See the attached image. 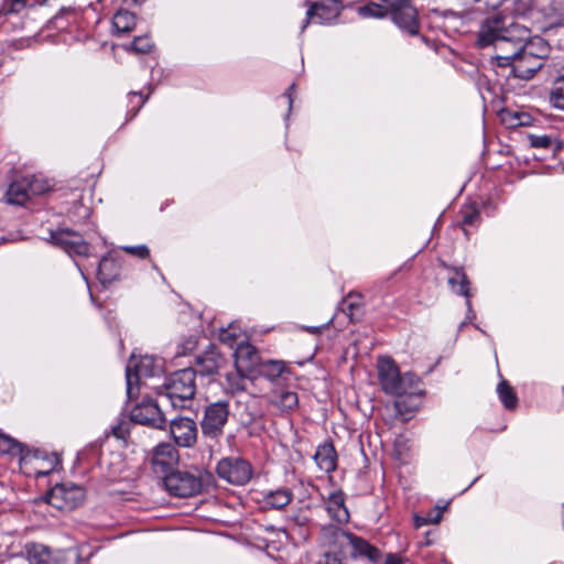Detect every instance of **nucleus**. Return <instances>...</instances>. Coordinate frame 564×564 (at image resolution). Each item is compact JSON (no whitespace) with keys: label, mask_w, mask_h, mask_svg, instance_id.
Wrapping results in <instances>:
<instances>
[{"label":"nucleus","mask_w":564,"mask_h":564,"mask_svg":"<svg viewBox=\"0 0 564 564\" xmlns=\"http://www.w3.org/2000/svg\"><path fill=\"white\" fill-rule=\"evenodd\" d=\"M529 30L512 19L495 14L487 18L478 31L477 45L479 47L494 46L497 54H510L512 50L520 46L529 37Z\"/></svg>","instance_id":"1"},{"label":"nucleus","mask_w":564,"mask_h":564,"mask_svg":"<svg viewBox=\"0 0 564 564\" xmlns=\"http://www.w3.org/2000/svg\"><path fill=\"white\" fill-rule=\"evenodd\" d=\"M377 368L380 386L387 394L397 397L421 394V379L410 371L401 373L391 357H379Z\"/></svg>","instance_id":"2"},{"label":"nucleus","mask_w":564,"mask_h":564,"mask_svg":"<svg viewBox=\"0 0 564 564\" xmlns=\"http://www.w3.org/2000/svg\"><path fill=\"white\" fill-rule=\"evenodd\" d=\"M196 393V371L185 368L171 375L161 397L174 409L189 408Z\"/></svg>","instance_id":"3"},{"label":"nucleus","mask_w":564,"mask_h":564,"mask_svg":"<svg viewBox=\"0 0 564 564\" xmlns=\"http://www.w3.org/2000/svg\"><path fill=\"white\" fill-rule=\"evenodd\" d=\"M212 481V475L199 469L174 470L163 477L166 490L181 498L194 497L200 494Z\"/></svg>","instance_id":"4"},{"label":"nucleus","mask_w":564,"mask_h":564,"mask_svg":"<svg viewBox=\"0 0 564 564\" xmlns=\"http://www.w3.org/2000/svg\"><path fill=\"white\" fill-rule=\"evenodd\" d=\"M492 67L509 68V74L516 78L530 79L543 66V62L538 58H530L519 47H516L510 54H498L490 57Z\"/></svg>","instance_id":"5"},{"label":"nucleus","mask_w":564,"mask_h":564,"mask_svg":"<svg viewBox=\"0 0 564 564\" xmlns=\"http://www.w3.org/2000/svg\"><path fill=\"white\" fill-rule=\"evenodd\" d=\"M50 187L48 182L40 176H24L9 185L6 200L11 205L23 206L32 196L42 195Z\"/></svg>","instance_id":"6"},{"label":"nucleus","mask_w":564,"mask_h":564,"mask_svg":"<svg viewBox=\"0 0 564 564\" xmlns=\"http://www.w3.org/2000/svg\"><path fill=\"white\" fill-rule=\"evenodd\" d=\"M163 371L161 359L153 356H142L138 360L132 357L126 369L127 394L131 399L134 386H138L143 378H151Z\"/></svg>","instance_id":"7"},{"label":"nucleus","mask_w":564,"mask_h":564,"mask_svg":"<svg viewBox=\"0 0 564 564\" xmlns=\"http://www.w3.org/2000/svg\"><path fill=\"white\" fill-rule=\"evenodd\" d=\"M85 499V490L75 484H57L47 494L46 501L58 510H73Z\"/></svg>","instance_id":"8"},{"label":"nucleus","mask_w":564,"mask_h":564,"mask_svg":"<svg viewBox=\"0 0 564 564\" xmlns=\"http://www.w3.org/2000/svg\"><path fill=\"white\" fill-rule=\"evenodd\" d=\"M393 23L410 35L419 33L417 10L410 0H389V13Z\"/></svg>","instance_id":"9"},{"label":"nucleus","mask_w":564,"mask_h":564,"mask_svg":"<svg viewBox=\"0 0 564 564\" xmlns=\"http://www.w3.org/2000/svg\"><path fill=\"white\" fill-rule=\"evenodd\" d=\"M131 421L152 429L163 430L166 417L161 405L151 398L142 399L130 413Z\"/></svg>","instance_id":"10"},{"label":"nucleus","mask_w":564,"mask_h":564,"mask_svg":"<svg viewBox=\"0 0 564 564\" xmlns=\"http://www.w3.org/2000/svg\"><path fill=\"white\" fill-rule=\"evenodd\" d=\"M352 533L334 524L323 525L319 533V543L328 549L325 553L336 554L341 560L352 543Z\"/></svg>","instance_id":"11"},{"label":"nucleus","mask_w":564,"mask_h":564,"mask_svg":"<svg viewBox=\"0 0 564 564\" xmlns=\"http://www.w3.org/2000/svg\"><path fill=\"white\" fill-rule=\"evenodd\" d=\"M343 6L338 0H321L310 2L306 18L301 26V32L307 28L311 21L318 24L334 23L341 12Z\"/></svg>","instance_id":"12"},{"label":"nucleus","mask_w":564,"mask_h":564,"mask_svg":"<svg viewBox=\"0 0 564 564\" xmlns=\"http://www.w3.org/2000/svg\"><path fill=\"white\" fill-rule=\"evenodd\" d=\"M228 415L227 402L219 401L209 404L205 409V414L200 423L203 434L210 438H216L221 435Z\"/></svg>","instance_id":"13"},{"label":"nucleus","mask_w":564,"mask_h":564,"mask_svg":"<svg viewBox=\"0 0 564 564\" xmlns=\"http://www.w3.org/2000/svg\"><path fill=\"white\" fill-rule=\"evenodd\" d=\"M178 452L170 443H161L154 447L151 457V467L154 474L166 476L178 463Z\"/></svg>","instance_id":"14"},{"label":"nucleus","mask_w":564,"mask_h":564,"mask_svg":"<svg viewBox=\"0 0 564 564\" xmlns=\"http://www.w3.org/2000/svg\"><path fill=\"white\" fill-rule=\"evenodd\" d=\"M52 242L62 248L68 254L87 256L89 245L76 231L61 229L51 234Z\"/></svg>","instance_id":"15"},{"label":"nucleus","mask_w":564,"mask_h":564,"mask_svg":"<svg viewBox=\"0 0 564 564\" xmlns=\"http://www.w3.org/2000/svg\"><path fill=\"white\" fill-rule=\"evenodd\" d=\"M219 340L230 348H235L234 358H247V332L240 323L232 322L226 328H220Z\"/></svg>","instance_id":"16"},{"label":"nucleus","mask_w":564,"mask_h":564,"mask_svg":"<svg viewBox=\"0 0 564 564\" xmlns=\"http://www.w3.org/2000/svg\"><path fill=\"white\" fill-rule=\"evenodd\" d=\"M448 284L455 294L466 297L467 314L465 321L459 325V328H463L467 322H471L476 317L470 301L469 280L462 268H453L448 276Z\"/></svg>","instance_id":"17"},{"label":"nucleus","mask_w":564,"mask_h":564,"mask_svg":"<svg viewBox=\"0 0 564 564\" xmlns=\"http://www.w3.org/2000/svg\"><path fill=\"white\" fill-rule=\"evenodd\" d=\"M217 474L232 485L247 482V462L242 458H224L217 464Z\"/></svg>","instance_id":"18"},{"label":"nucleus","mask_w":564,"mask_h":564,"mask_svg":"<svg viewBox=\"0 0 564 564\" xmlns=\"http://www.w3.org/2000/svg\"><path fill=\"white\" fill-rule=\"evenodd\" d=\"M170 433L177 445L189 447L196 442V423L188 417L172 419L170 424Z\"/></svg>","instance_id":"19"},{"label":"nucleus","mask_w":564,"mask_h":564,"mask_svg":"<svg viewBox=\"0 0 564 564\" xmlns=\"http://www.w3.org/2000/svg\"><path fill=\"white\" fill-rule=\"evenodd\" d=\"M324 508L328 517L338 524L349 521L350 514L345 505V494L340 489L333 490L323 498Z\"/></svg>","instance_id":"20"},{"label":"nucleus","mask_w":564,"mask_h":564,"mask_svg":"<svg viewBox=\"0 0 564 564\" xmlns=\"http://www.w3.org/2000/svg\"><path fill=\"white\" fill-rule=\"evenodd\" d=\"M319 470L330 474L337 468V453L332 442L319 444L313 456Z\"/></svg>","instance_id":"21"},{"label":"nucleus","mask_w":564,"mask_h":564,"mask_svg":"<svg viewBox=\"0 0 564 564\" xmlns=\"http://www.w3.org/2000/svg\"><path fill=\"white\" fill-rule=\"evenodd\" d=\"M221 366V355L218 352L214 345H210L207 350L196 358V372L202 376L216 375Z\"/></svg>","instance_id":"22"},{"label":"nucleus","mask_w":564,"mask_h":564,"mask_svg":"<svg viewBox=\"0 0 564 564\" xmlns=\"http://www.w3.org/2000/svg\"><path fill=\"white\" fill-rule=\"evenodd\" d=\"M246 360L247 358H234V370L226 373V388L232 394L245 391Z\"/></svg>","instance_id":"23"},{"label":"nucleus","mask_w":564,"mask_h":564,"mask_svg":"<svg viewBox=\"0 0 564 564\" xmlns=\"http://www.w3.org/2000/svg\"><path fill=\"white\" fill-rule=\"evenodd\" d=\"M284 362L281 360H268L261 362L259 368H250L249 367V381H254L259 377L264 378L268 381H273L278 377L282 375L284 371Z\"/></svg>","instance_id":"24"},{"label":"nucleus","mask_w":564,"mask_h":564,"mask_svg":"<svg viewBox=\"0 0 564 564\" xmlns=\"http://www.w3.org/2000/svg\"><path fill=\"white\" fill-rule=\"evenodd\" d=\"M348 551L354 557H366L372 563H377L381 558V551L378 547L355 534L352 535V543L349 545Z\"/></svg>","instance_id":"25"},{"label":"nucleus","mask_w":564,"mask_h":564,"mask_svg":"<svg viewBox=\"0 0 564 564\" xmlns=\"http://www.w3.org/2000/svg\"><path fill=\"white\" fill-rule=\"evenodd\" d=\"M527 56H530V58H538L541 62L545 57H547L550 53L549 44L542 39V37H533V39H525L523 42H520V46Z\"/></svg>","instance_id":"26"},{"label":"nucleus","mask_w":564,"mask_h":564,"mask_svg":"<svg viewBox=\"0 0 564 564\" xmlns=\"http://www.w3.org/2000/svg\"><path fill=\"white\" fill-rule=\"evenodd\" d=\"M502 123L509 128L528 127L532 123L533 118L530 113L512 109H503L500 112Z\"/></svg>","instance_id":"27"},{"label":"nucleus","mask_w":564,"mask_h":564,"mask_svg":"<svg viewBox=\"0 0 564 564\" xmlns=\"http://www.w3.org/2000/svg\"><path fill=\"white\" fill-rule=\"evenodd\" d=\"M459 225L465 234L468 237L469 228L477 227L480 224L481 216L480 212L475 204H465L459 210Z\"/></svg>","instance_id":"28"},{"label":"nucleus","mask_w":564,"mask_h":564,"mask_svg":"<svg viewBox=\"0 0 564 564\" xmlns=\"http://www.w3.org/2000/svg\"><path fill=\"white\" fill-rule=\"evenodd\" d=\"M292 497V492L285 488L269 491L263 497L264 508L282 509L291 502Z\"/></svg>","instance_id":"29"},{"label":"nucleus","mask_w":564,"mask_h":564,"mask_svg":"<svg viewBox=\"0 0 564 564\" xmlns=\"http://www.w3.org/2000/svg\"><path fill=\"white\" fill-rule=\"evenodd\" d=\"M430 20L433 28L447 33L451 29H456V25L453 24L458 21V17L452 11L433 10Z\"/></svg>","instance_id":"30"},{"label":"nucleus","mask_w":564,"mask_h":564,"mask_svg":"<svg viewBox=\"0 0 564 564\" xmlns=\"http://www.w3.org/2000/svg\"><path fill=\"white\" fill-rule=\"evenodd\" d=\"M25 553L30 564H52L50 550L42 544H26Z\"/></svg>","instance_id":"31"},{"label":"nucleus","mask_w":564,"mask_h":564,"mask_svg":"<svg viewBox=\"0 0 564 564\" xmlns=\"http://www.w3.org/2000/svg\"><path fill=\"white\" fill-rule=\"evenodd\" d=\"M547 100L553 108L564 111V74L558 75L552 82Z\"/></svg>","instance_id":"32"},{"label":"nucleus","mask_w":564,"mask_h":564,"mask_svg":"<svg viewBox=\"0 0 564 564\" xmlns=\"http://www.w3.org/2000/svg\"><path fill=\"white\" fill-rule=\"evenodd\" d=\"M273 403L282 411H292L297 408L299 398L296 392L280 389L274 392Z\"/></svg>","instance_id":"33"},{"label":"nucleus","mask_w":564,"mask_h":564,"mask_svg":"<svg viewBox=\"0 0 564 564\" xmlns=\"http://www.w3.org/2000/svg\"><path fill=\"white\" fill-rule=\"evenodd\" d=\"M497 393L507 410H514L517 408L518 397L507 380L501 379L497 386Z\"/></svg>","instance_id":"34"},{"label":"nucleus","mask_w":564,"mask_h":564,"mask_svg":"<svg viewBox=\"0 0 564 564\" xmlns=\"http://www.w3.org/2000/svg\"><path fill=\"white\" fill-rule=\"evenodd\" d=\"M137 22L135 15L127 10L118 11L112 19V25L119 33L130 32Z\"/></svg>","instance_id":"35"},{"label":"nucleus","mask_w":564,"mask_h":564,"mask_svg":"<svg viewBox=\"0 0 564 564\" xmlns=\"http://www.w3.org/2000/svg\"><path fill=\"white\" fill-rule=\"evenodd\" d=\"M118 274L117 264L111 258H102L98 264V279L102 284L110 283Z\"/></svg>","instance_id":"36"},{"label":"nucleus","mask_w":564,"mask_h":564,"mask_svg":"<svg viewBox=\"0 0 564 564\" xmlns=\"http://www.w3.org/2000/svg\"><path fill=\"white\" fill-rule=\"evenodd\" d=\"M384 4L370 2L358 9V12L364 18H383L389 13V0H383Z\"/></svg>","instance_id":"37"},{"label":"nucleus","mask_w":564,"mask_h":564,"mask_svg":"<svg viewBox=\"0 0 564 564\" xmlns=\"http://www.w3.org/2000/svg\"><path fill=\"white\" fill-rule=\"evenodd\" d=\"M0 452L12 456H21L23 446L9 435L0 433Z\"/></svg>","instance_id":"38"},{"label":"nucleus","mask_w":564,"mask_h":564,"mask_svg":"<svg viewBox=\"0 0 564 564\" xmlns=\"http://www.w3.org/2000/svg\"><path fill=\"white\" fill-rule=\"evenodd\" d=\"M29 8H33V6L28 0H3L0 12L3 15H12L22 13Z\"/></svg>","instance_id":"39"},{"label":"nucleus","mask_w":564,"mask_h":564,"mask_svg":"<svg viewBox=\"0 0 564 564\" xmlns=\"http://www.w3.org/2000/svg\"><path fill=\"white\" fill-rule=\"evenodd\" d=\"M197 346V338L194 335L185 337L176 347V356H186Z\"/></svg>","instance_id":"40"},{"label":"nucleus","mask_w":564,"mask_h":564,"mask_svg":"<svg viewBox=\"0 0 564 564\" xmlns=\"http://www.w3.org/2000/svg\"><path fill=\"white\" fill-rule=\"evenodd\" d=\"M530 145L536 149H550L552 147L553 140L550 135L541 134H530L529 135Z\"/></svg>","instance_id":"41"},{"label":"nucleus","mask_w":564,"mask_h":564,"mask_svg":"<svg viewBox=\"0 0 564 564\" xmlns=\"http://www.w3.org/2000/svg\"><path fill=\"white\" fill-rule=\"evenodd\" d=\"M131 48L137 53H147L152 48V42L148 36H139L131 43Z\"/></svg>","instance_id":"42"},{"label":"nucleus","mask_w":564,"mask_h":564,"mask_svg":"<svg viewBox=\"0 0 564 564\" xmlns=\"http://www.w3.org/2000/svg\"><path fill=\"white\" fill-rule=\"evenodd\" d=\"M122 249L129 253V254H132V256H135L140 259H145L149 257L150 254V250L149 248L145 246V245H140V246H124L122 247Z\"/></svg>","instance_id":"43"},{"label":"nucleus","mask_w":564,"mask_h":564,"mask_svg":"<svg viewBox=\"0 0 564 564\" xmlns=\"http://www.w3.org/2000/svg\"><path fill=\"white\" fill-rule=\"evenodd\" d=\"M128 427L129 423L126 421H121L111 427V434L118 440L124 441L129 434Z\"/></svg>","instance_id":"44"},{"label":"nucleus","mask_w":564,"mask_h":564,"mask_svg":"<svg viewBox=\"0 0 564 564\" xmlns=\"http://www.w3.org/2000/svg\"><path fill=\"white\" fill-rule=\"evenodd\" d=\"M129 97H130V104H134V99H137L135 106H134V111L132 115V117H134L138 113V111L141 109V107L144 105L148 97H143V95L141 93H130Z\"/></svg>","instance_id":"45"},{"label":"nucleus","mask_w":564,"mask_h":564,"mask_svg":"<svg viewBox=\"0 0 564 564\" xmlns=\"http://www.w3.org/2000/svg\"><path fill=\"white\" fill-rule=\"evenodd\" d=\"M315 564H343V560L336 554L324 553Z\"/></svg>","instance_id":"46"},{"label":"nucleus","mask_w":564,"mask_h":564,"mask_svg":"<svg viewBox=\"0 0 564 564\" xmlns=\"http://www.w3.org/2000/svg\"><path fill=\"white\" fill-rule=\"evenodd\" d=\"M404 558L395 553H388L386 556L384 564H403Z\"/></svg>","instance_id":"47"},{"label":"nucleus","mask_w":564,"mask_h":564,"mask_svg":"<svg viewBox=\"0 0 564 564\" xmlns=\"http://www.w3.org/2000/svg\"><path fill=\"white\" fill-rule=\"evenodd\" d=\"M295 90V83H292L289 87V89L285 91L284 96L289 100V111L292 109L293 105V91Z\"/></svg>","instance_id":"48"},{"label":"nucleus","mask_w":564,"mask_h":564,"mask_svg":"<svg viewBox=\"0 0 564 564\" xmlns=\"http://www.w3.org/2000/svg\"><path fill=\"white\" fill-rule=\"evenodd\" d=\"M327 325L328 323L323 326H307L305 327V330L308 332L310 334H319L324 328L327 327Z\"/></svg>","instance_id":"49"},{"label":"nucleus","mask_w":564,"mask_h":564,"mask_svg":"<svg viewBox=\"0 0 564 564\" xmlns=\"http://www.w3.org/2000/svg\"><path fill=\"white\" fill-rule=\"evenodd\" d=\"M248 354H249V364H253L254 356L258 355L256 347L249 344Z\"/></svg>","instance_id":"50"},{"label":"nucleus","mask_w":564,"mask_h":564,"mask_svg":"<svg viewBox=\"0 0 564 564\" xmlns=\"http://www.w3.org/2000/svg\"><path fill=\"white\" fill-rule=\"evenodd\" d=\"M415 520H416V525L417 527H420L421 524L427 523V520L421 519L420 517H416Z\"/></svg>","instance_id":"51"},{"label":"nucleus","mask_w":564,"mask_h":564,"mask_svg":"<svg viewBox=\"0 0 564 564\" xmlns=\"http://www.w3.org/2000/svg\"><path fill=\"white\" fill-rule=\"evenodd\" d=\"M557 25H564V13L561 14L558 21L556 22Z\"/></svg>","instance_id":"52"},{"label":"nucleus","mask_w":564,"mask_h":564,"mask_svg":"<svg viewBox=\"0 0 564 564\" xmlns=\"http://www.w3.org/2000/svg\"><path fill=\"white\" fill-rule=\"evenodd\" d=\"M256 545L258 549H261V544H256L253 541L249 540V546Z\"/></svg>","instance_id":"53"},{"label":"nucleus","mask_w":564,"mask_h":564,"mask_svg":"<svg viewBox=\"0 0 564 564\" xmlns=\"http://www.w3.org/2000/svg\"><path fill=\"white\" fill-rule=\"evenodd\" d=\"M33 7L37 3V0H28Z\"/></svg>","instance_id":"54"},{"label":"nucleus","mask_w":564,"mask_h":564,"mask_svg":"<svg viewBox=\"0 0 564 564\" xmlns=\"http://www.w3.org/2000/svg\"><path fill=\"white\" fill-rule=\"evenodd\" d=\"M68 10H69V8H64V7L61 9V11H68Z\"/></svg>","instance_id":"55"},{"label":"nucleus","mask_w":564,"mask_h":564,"mask_svg":"<svg viewBox=\"0 0 564 564\" xmlns=\"http://www.w3.org/2000/svg\"><path fill=\"white\" fill-rule=\"evenodd\" d=\"M248 477H249V479L251 478V469L250 468H249Z\"/></svg>","instance_id":"56"}]
</instances>
